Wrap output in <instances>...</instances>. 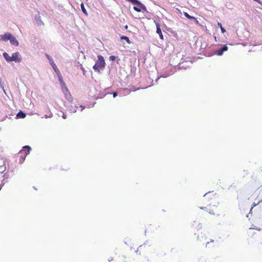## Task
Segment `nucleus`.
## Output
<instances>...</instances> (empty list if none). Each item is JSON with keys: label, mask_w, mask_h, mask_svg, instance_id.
Listing matches in <instances>:
<instances>
[{"label": "nucleus", "mask_w": 262, "mask_h": 262, "mask_svg": "<svg viewBox=\"0 0 262 262\" xmlns=\"http://www.w3.org/2000/svg\"><path fill=\"white\" fill-rule=\"evenodd\" d=\"M138 6L140 7V8H141L144 11H147V9H146V7L143 4H142L141 3H140V4Z\"/></svg>", "instance_id": "obj_16"}, {"label": "nucleus", "mask_w": 262, "mask_h": 262, "mask_svg": "<svg viewBox=\"0 0 262 262\" xmlns=\"http://www.w3.org/2000/svg\"><path fill=\"white\" fill-rule=\"evenodd\" d=\"M53 70H54V71L57 73V74H60V72L58 69V68L57 67L56 65L54 63L53 64H52L51 65Z\"/></svg>", "instance_id": "obj_12"}, {"label": "nucleus", "mask_w": 262, "mask_h": 262, "mask_svg": "<svg viewBox=\"0 0 262 262\" xmlns=\"http://www.w3.org/2000/svg\"><path fill=\"white\" fill-rule=\"evenodd\" d=\"M184 16L185 17H186L188 19L194 20V21L195 22V23L196 24H199V21H198V20L196 19V18L195 17L190 16L186 12H184Z\"/></svg>", "instance_id": "obj_8"}, {"label": "nucleus", "mask_w": 262, "mask_h": 262, "mask_svg": "<svg viewBox=\"0 0 262 262\" xmlns=\"http://www.w3.org/2000/svg\"><path fill=\"white\" fill-rule=\"evenodd\" d=\"M225 50H217L215 54L219 56H221L223 54V53Z\"/></svg>", "instance_id": "obj_17"}, {"label": "nucleus", "mask_w": 262, "mask_h": 262, "mask_svg": "<svg viewBox=\"0 0 262 262\" xmlns=\"http://www.w3.org/2000/svg\"><path fill=\"white\" fill-rule=\"evenodd\" d=\"M46 57H47V58L49 60V62H50V63L51 65L53 64L54 63L53 59L52 58V57L50 56H49L48 54H46Z\"/></svg>", "instance_id": "obj_14"}, {"label": "nucleus", "mask_w": 262, "mask_h": 262, "mask_svg": "<svg viewBox=\"0 0 262 262\" xmlns=\"http://www.w3.org/2000/svg\"><path fill=\"white\" fill-rule=\"evenodd\" d=\"M145 247V246H143V245L140 246L138 248V250H137V252H138L139 250H142L143 248H144Z\"/></svg>", "instance_id": "obj_23"}, {"label": "nucleus", "mask_w": 262, "mask_h": 262, "mask_svg": "<svg viewBox=\"0 0 262 262\" xmlns=\"http://www.w3.org/2000/svg\"><path fill=\"white\" fill-rule=\"evenodd\" d=\"M209 243L208 242H207V244H206V246L207 245V244H208Z\"/></svg>", "instance_id": "obj_34"}, {"label": "nucleus", "mask_w": 262, "mask_h": 262, "mask_svg": "<svg viewBox=\"0 0 262 262\" xmlns=\"http://www.w3.org/2000/svg\"><path fill=\"white\" fill-rule=\"evenodd\" d=\"M156 27H157V33L159 35L160 38L161 39L163 38V36L160 27V25L159 24H156Z\"/></svg>", "instance_id": "obj_9"}, {"label": "nucleus", "mask_w": 262, "mask_h": 262, "mask_svg": "<svg viewBox=\"0 0 262 262\" xmlns=\"http://www.w3.org/2000/svg\"><path fill=\"white\" fill-rule=\"evenodd\" d=\"M109 59L111 61H114L116 59V57L115 56L112 55V56H110Z\"/></svg>", "instance_id": "obj_21"}, {"label": "nucleus", "mask_w": 262, "mask_h": 262, "mask_svg": "<svg viewBox=\"0 0 262 262\" xmlns=\"http://www.w3.org/2000/svg\"><path fill=\"white\" fill-rule=\"evenodd\" d=\"M121 38V39H124V40H126L128 42H129V38L126 36H122Z\"/></svg>", "instance_id": "obj_20"}, {"label": "nucleus", "mask_w": 262, "mask_h": 262, "mask_svg": "<svg viewBox=\"0 0 262 262\" xmlns=\"http://www.w3.org/2000/svg\"><path fill=\"white\" fill-rule=\"evenodd\" d=\"M62 117L63 119H66V116L64 114H63Z\"/></svg>", "instance_id": "obj_30"}, {"label": "nucleus", "mask_w": 262, "mask_h": 262, "mask_svg": "<svg viewBox=\"0 0 262 262\" xmlns=\"http://www.w3.org/2000/svg\"><path fill=\"white\" fill-rule=\"evenodd\" d=\"M0 40L5 41H10V43L15 47H17L19 45L18 41L13 35L10 33H6L4 35H0Z\"/></svg>", "instance_id": "obj_2"}, {"label": "nucleus", "mask_w": 262, "mask_h": 262, "mask_svg": "<svg viewBox=\"0 0 262 262\" xmlns=\"http://www.w3.org/2000/svg\"><path fill=\"white\" fill-rule=\"evenodd\" d=\"M221 31H222V32L223 33H224V32H226L225 29L224 28H223L222 27H221Z\"/></svg>", "instance_id": "obj_26"}, {"label": "nucleus", "mask_w": 262, "mask_h": 262, "mask_svg": "<svg viewBox=\"0 0 262 262\" xmlns=\"http://www.w3.org/2000/svg\"><path fill=\"white\" fill-rule=\"evenodd\" d=\"M17 116L20 118H24L26 117V114L23 112H19Z\"/></svg>", "instance_id": "obj_15"}, {"label": "nucleus", "mask_w": 262, "mask_h": 262, "mask_svg": "<svg viewBox=\"0 0 262 262\" xmlns=\"http://www.w3.org/2000/svg\"><path fill=\"white\" fill-rule=\"evenodd\" d=\"M62 90L67 100L69 102H72L73 100V97L68 88L65 86L64 87L62 88Z\"/></svg>", "instance_id": "obj_6"}, {"label": "nucleus", "mask_w": 262, "mask_h": 262, "mask_svg": "<svg viewBox=\"0 0 262 262\" xmlns=\"http://www.w3.org/2000/svg\"><path fill=\"white\" fill-rule=\"evenodd\" d=\"M130 2H131L132 4L136 5L137 6H139L141 2L139 1L138 0H128Z\"/></svg>", "instance_id": "obj_13"}, {"label": "nucleus", "mask_w": 262, "mask_h": 262, "mask_svg": "<svg viewBox=\"0 0 262 262\" xmlns=\"http://www.w3.org/2000/svg\"><path fill=\"white\" fill-rule=\"evenodd\" d=\"M69 169V167L68 166H66L65 168H61V170L66 171Z\"/></svg>", "instance_id": "obj_27"}, {"label": "nucleus", "mask_w": 262, "mask_h": 262, "mask_svg": "<svg viewBox=\"0 0 262 262\" xmlns=\"http://www.w3.org/2000/svg\"><path fill=\"white\" fill-rule=\"evenodd\" d=\"M227 47L226 46V45H224L223 47H221V48H220L219 49H223V50H225V49H227Z\"/></svg>", "instance_id": "obj_24"}, {"label": "nucleus", "mask_w": 262, "mask_h": 262, "mask_svg": "<svg viewBox=\"0 0 262 262\" xmlns=\"http://www.w3.org/2000/svg\"><path fill=\"white\" fill-rule=\"evenodd\" d=\"M262 202V200L261 201H259L258 203L256 204L255 203H253L252 205V207L250 209V212L249 213H251V211L252 210V209L255 207L256 205H257L260 202Z\"/></svg>", "instance_id": "obj_18"}, {"label": "nucleus", "mask_w": 262, "mask_h": 262, "mask_svg": "<svg viewBox=\"0 0 262 262\" xmlns=\"http://www.w3.org/2000/svg\"><path fill=\"white\" fill-rule=\"evenodd\" d=\"M117 95V92H114V93H113V97H115Z\"/></svg>", "instance_id": "obj_28"}, {"label": "nucleus", "mask_w": 262, "mask_h": 262, "mask_svg": "<svg viewBox=\"0 0 262 262\" xmlns=\"http://www.w3.org/2000/svg\"><path fill=\"white\" fill-rule=\"evenodd\" d=\"M3 55L7 61H15L19 62L21 61L20 55L17 52L13 53L12 56H10L7 53H4Z\"/></svg>", "instance_id": "obj_4"}, {"label": "nucleus", "mask_w": 262, "mask_h": 262, "mask_svg": "<svg viewBox=\"0 0 262 262\" xmlns=\"http://www.w3.org/2000/svg\"><path fill=\"white\" fill-rule=\"evenodd\" d=\"M79 107L81 108V111H82L84 108V106L82 105H80Z\"/></svg>", "instance_id": "obj_29"}, {"label": "nucleus", "mask_w": 262, "mask_h": 262, "mask_svg": "<svg viewBox=\"0 0 262 262\" xmlns=\"http://www.w3.org/2000/svg\"><path fill=\"white\" fill-rule=\"evenodd\" d=\"M134 9L135 11H137V12H140L141 11V9L139 8L138 7L134 6Z\"/></svg>", "instance_id": "obj_22"}, {"label": "nucleus", "mask_w": 262, "mask_h": 262, "mask_svg": "<svg viewBox=\"0 0 262 262\" xmlns=\"http://www.w3.org/2000/svg\"><path fill=\"white\" fill-rule=\"evenodd\" d=\"M31 150V147L29 146L23 147V149L21 150L18 154L17 157L19 158V163H21L24 162L27 156L29 154Z\"/></svg>", "instance_id": "obj_5"}, {"label": "nucleus", "mask_w": 262, "mask_h": 262, "mask_svg": "<svg viewBox=\"0 0 262 262\" xmlns=\"http://www.w3.org/2000/svg\"><path fill=\"white\" fill-rule=\"evenodd\" d=\"M80 7H81L82 11L84 13V14L85 15H86L87 16L88 15V14L87 13V11H86V9L85 8L84 4L83 3L81 4Z\"/></svg>", "instance_id": "obj_11"}, {"label": "nucleus", "mask_w": 262, "mask_h": 262, "mask_svg": "<svg viewBox=\"0 0 262 262\" xmlns=\"http://www.w3.org/2000/svg\"><path fill=\"white\" fill-rule=\"evenodd\" d=\"M191 61V59H190V60H187V61Z\"/></svg>", "instance_id": "obj_32"}, {"label": "nucleus", "mask_w": 262, "mask_h": 262, "mask_svg": "<svg viewBox=\"0 0 262 262\" xmlns=\"http://www.w3.org/2000/svg\"><path fill=\"white\" fill-rule=\"evenodd\" d=\"M105 66V62L103 57L101 55H98V59L93 67V69L95 72L99 73L104 69Z\"/></svg>", "instance_id": "obj_3"}, {"label": "nucleus", "mask_w": 262, "mask_h": 262, "mask_svg": "<svg viewBox=\"0 0 262 262\" xmlns=\"http://www.w3.org/2000/svg\"><path fill=\"white\" fill-rule=\"evenodd\" d=\"M4 179V174H3V172H2L0 173V190L2 188V182Z\"/></svg>", "instance_id": "obj_10"}, {"label": "nucleus", "mask_w": 262, "mask_h": 262, "mask_svg": "<svg viewBox=\"0 0 262 262\" xmlns=\"http://www.w3.org/2000/svg\"><path fill=\"white\" fill-rule=\"evenodd\" d=\"M74 112H76V110L74 109Z\"/></svg>", "instance_id": "obj_35"}, {"label": "nucleus", "mask_w": 262, "mask_h": 262, "mask_svg": "<svg viewBox=\"0 0 262 262\" xmlns=\"http://www.w3.org/2000/svg\"><path fill=\"white\" fill-rule=\"evenodd\" d=\"M59 80H60V82H61V83L62 84V88H63L65 86H66L65 83L63 82V81L61 76L59 77Z\"/></svg>", "instance_id": "obj_19"}, {"label": "nucleus", "mask_w": 262, "mask_h": 262, "mask_svg": "<svg viewBox=\"0 0 262 262\" xmlns=\"http://www.w3.org/2000/svg\"><path fill=\"white\" fill-rule=\"evenodd\" d=\"M235 188V186L234 185H231L229 187V189H232V188Z\"/></svg>", "instance_id": "obj_25"}, {"label": "nucleus", "mask_w": 262, "mask_h": 262, "mask_svg": "<svg viewBox=\"0 0 262 262\" xmlns=\"http://www.w3.org/2000/svg\"><path fill=\"white\" fill-rule=\"evenodd\" d=\"M218 25H219V26H220V27H222V24H221V23H218Z\"/></svg>", "instance_id": "obj_31"}, {"label": "nucleus", "mask_w": 262, "mask_h": 262, "mask_svg": "<svg viewBox=\"0 0 262 262\" xmlns=\"http://www.w3.org/2000/svg\"><path fill=\"white\" fill-rule=\"evenodd\" d=\"M202 201L207 204L208 208L200 207L201 209H206L210 214L215 215L219 212L217 205L219 201L215 194L211 192L206 193L203 196Z\"/></svg>", "instance_id": "obj_1"}, {"label": "nucleus", "mask_w": 262, "mask_h": 262, "mask_svg": "<svg viewBox=\"0 0 262 262\" xmlns=\"http://www.w3.org/2000/svg\"><path fill=\"white\" fill-rule=\"evenodd\" d=\"M210 242L213 243V242H214V241L211 239V240L210 241Z\"/></svg>", "instance_id": "obj_33"}, {"label": "nucleus", "mask_w": 262, "mask_h": 262, "mask_svg": "<svg viewBox=\"0 0 262 262\" xmlns=\"http://www.w3.org/2000/svg\"><path fill=\"white\" fill-rule=\"evenodd\" d=\"M35 18V20L36 21V23L37 25L38 26H43L44 25V24H43V21L41 19V17L40 16V14H39V12H38V13L36 14L35 15V18Z\"/></svg>", "instance_id": "obj_7"}]
</instances>
